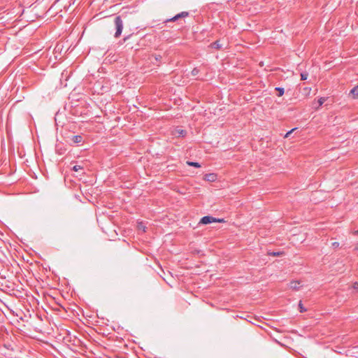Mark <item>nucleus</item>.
I'll return each mask as SVG.
<instances>
[{
  "label": "nucleus",
  "instance_id": "obj_1",
  "mask_svg": "<svg viewBox=\"0 0 358 358\" xmlns=\"http://www.w3.org/2000/svg\"><path fill=\"white\" fill-rule=\"evenodd\" d=\"M114 24L116 29L114 36L115 38H119L123 29V21L121 16L117 15L115 17Z\"/></svg>",
  "mask_w": 358,
  "mask_h": 358
},
{
  "label": "nucleus",
  "instance_id": "obj_2",
  "mask_svg": "<svg viewBox=\"0 0 358 358\" xmlns=\"http://www.w3.org/2000/svg\"><path fill=\"white\" fill-rule=\"evenodd\" d=\"M224 222V219H219V218H215L210 215H206V216L203 217L200 220L199 224H211L213 222Z\"/></svg>",
  "mask_w": 358,
  "mask_h": 358
},
{
  "label": "nucleus",
  "instance_id": "obj_3",
  "mask_svg": "<svg viewBox=\"0 0 358 358\" xmlns=\"http://www.w3.org/2000/svg\"><path fill=\"white\" fill-rule=\"evenodd\" d=\"M189 15V13L187 12V11H182L177 15H176L175 16L171 17V18H169V19H166L164 21V23H168V22H177L182 18H185L186 17H188Z\"/></svg>",
  "mask_w": 358,
  "mask_h": 358
},
{
  "label": "nucleus",
  "instance_id": "obj_4",
  "mask_svg": "<svg viewBox=\"0 0 358 358\" xmlns=\"http://www.w3.org/2000/svg\"><path fill=\"white\" fill-rule=\"evenodd\" d=\"M171 133L176 137H185L187 135V131L180 127L175 128Z\"/></svg>",
  "mask_w": 358,
  "mask_h": 358
},
{
  "label": "nucleus",
  "instance_id": "obj_5",
  "mask_svg": "<svg viewBox=\"0 0 358 358\" xmlns=\"http://www.w3.org/2000/svg\"><path fill=\"white\" fill-rule=\"evenodd\" d=\"M69 138V143L71 145L73 144H78L83 141V137L82 135H76L68 137Z\"/></svg>",
  "mask_w": 358,
  "mask_h": 358
},
{
  "label": "nucleus",
  "instance_id": "obj_6",
  "mask_svg": "<svg viewBox=\"0 0 358 358\" xmlns=\"http://www.w3.org/2000/svg\"><path fill=\"white\" fill-rule=\"evenodd\" d=\"M203 179L209 182H214L217 180V174L213 173H207L204 176Z\"/></svg>",
  "mask_w": 358,
  "mask_h": 358
},
{
  "label": "nucleus",
  "instance_id": "obj_7",
  "mask_svg": "<svg viewBox=\"0 0 358 358\" xmlns=\"http://www.w3.org/2000/svg\"><path fill=\"white\" fill-rule=\"evenodd\" d=\"M300 284H301L300 281L293 280V281L290 282L289 286L290 289L297 291L300 288V286H299Z\"/></svg>",
  "mask_w": 358,
  "mask_h": 358
},
{
  "label": "nucleus",
  "instance_id": "obj_8",
  "mask_svg": "<svg viewBox=\"0 0 358 358\" xmlns=\"http://www.w3.org/2000/svg\"><path fill=\"white\" fill-rule=\"evenodd\" d=\"M350 95L352 96L353 99H357L358 97V86L354 87L350 92Z\"/></svg>",
  "mask_w": 358,
  "mask_h": 358
},
{
  "label": "nucleus",
  "instance_id": "obj_9",
  "mask_svg": "<svg viewBox=\"0 0 358 358\" xmlns=\"http://www.w3.org/2000/svg\"><path fill=\"white\" fill-rule=\"evenodd\" d=\"M210 46L213 48L220 50L222 48V45L220 43L219 41H215V42L210 44Z\"/></svg>",
  "mask_w": 358,
  "mask_h": 358
},
{
  "label": "nucleus",
  "instance_id": "obj_10",
  "mask_svg": "<svg viewBox=\"0 0 358 358\" xmlns=\"http://www.w3.org/2000/svg\"><path fill=\"white\" fill-rule=\"evenodd\" d=\"M187 164L189 166H193V167H195V168H200L201 167V164L198 162H190V161H187Z\"/></svg>",
  "mask_w": 358,
  "mask_h": 358
},
{
  "label": "nucleus",
  "instance_id": "obj_11",
  "mask_svg": "<svg viewBox=\"0 0 358 358\" xmlns=\"http://www.w3.org/2000/svg\"><path fill=\"white\" fill-rule=\"evenodd\" d=\"M275 90L278 92V96H282L285 93V90L283 87H277L275 88Z\"/></svg>",
  "mask_w": 358,
  "mask_h": 358
},
{
  "label": "nucleus",
  "instance_id": "obj_12",
  "mask_svg": "<svg viewBox=\"0 0 358 358\" xmlns=\"http://www.w3.org/2000/svg\"><path fill=\"white\" fill-rule=\"evenodd\" d=\"M284 254V252H268V255H271V256H273V257H278V256H281Z\"/></svg>",
  "mask_w": 358,
  "mask_h": 358
},
{
  "label": "nucleus",
  "instance_id": "obj_13",
  "mask_svg": "<svg viewBox=\"0 0 358 358\" xmlns=\"http://www.w3.org/2000/svg\"><path fill=\"white\" fill-rule=\"evenodd\" d=\"M326 100H327L326 97H320L317 100L318 106L317 107V108L322 106L323 105V103L326 101Z\"/></svg>",
  "mask_w": 358,
  "mask_h": 358
},
{
  "label": "nucleus",
  "instance_id": "obj_14",
  "mask_svg": "<svg viewBox=\"0 0 358 358\" xmlns=\"http://www.w3.org/2000/svg\"><path fill=\"white\" fill-rule=\"evenodd\" d=\"M301 80H306L308 78V73L307 72H302L301 73Z\"/></svg>",
  "mask_w": 358,
  "mask_h": 358
},
{
  "label": "nucleus",
  "instance_id": "obj_15",
  "mask_svg": "<svg viewBox=\"0 0 358 358\" xmlns=\"http://www.w3.org/2000/svg\"><path fill=\"white\" fill-rule=\"evenodd\" d=\"M199 71H200L199 69L198 68L195 67L192 69L191 74L193 76H196L199 74Z\"/></svg>",
  "mask_w": 358,
  "mask_h": 358
},
{
  "label": "nucleus",
  "instance_id": "obj_16",
  "mask_svg": "<svg viewBox=\"0 0 358 358\" xmlns=\"http://www.w3.org/2000/svg\"><path fill=\"white\" fill-rule=\"evenodd\" d=\"M299 309L300 313H304L306 311V309L303 307L301 301H299Z\"/></svg>",
  "mask_w": 358,
  "mask_h": 358
},
{
  "label": "nucleus",
  "instance_id": "obj_17",
  "mask_svg": "<svg viewBox=\"0 0 358 358\" xmlns=\"http://www.w3.org/2000/svg\"><path fill=\"white\" fill-rule=\"evenodd\" d=\"M152 56L155 57V59L156 60V62L161 63L162 57L160 55L155 54V55H153Z\"/></svg>",
  "mask_w": 358,
  "mask_h": 358
},
{
  "label": "nucleus",
  "instance_id": "obj_18",
  "mask_svg": "<svg viewBox=\"0 0 358 358\" xmlns=\"http://www.w3.org/2000/svg\"><path fill=\"white\" fill-rule=\"evenodd\" d=\"M74 171H78V170L83 169V166L80 165H75L72 169Z\"/></svg>",
  "mask_w": 358,
  "mask_h": 358
},
{
  "label": "nucleus",
  "instance_id": "obj_19",
  "mask_svg": "<svg viewBox=\"0 0 358 358\" xmlns=\"http://www.w3.org/2000/svg\"><path fill=\"white\" fill-rule=\"evenodd\" d=\"M331 246L334 248H337L339 247V243L338 242H334L331 243Z\"/></svg>",
  "mask_w": 358,
  "mask_h": 358
},
{
  "label": "nucleus",
  "instance_id": "obj_20",
  "mask_svg": "<svg viewBox=\"0 0 358 358\" xmlns=\"http://www.w3.org/2000/svg\"><path fill=\"white\" fill-rule=\"evenodd\" d=\"M352 287H353V288H354L355 289H356V290H357V291H358V282H354V284H353V286H352Z\"/></svg>",
  "mask_w": 358,
  "mask_h": 358
},
{
  "label": "nucleus",
  "instance_id": "obj_21",
  "mask_svg": "<svg viewBox=\"0 0 358 358\" xmlns=\"http://www.w3.org/2000/svg\"><path fill=\"white\" fill-rule=\"evenodd\" d=\"M295 129H296V128L292 129V130L289 131L285 134V137H288V136H289V135H290V134H291L294 130H295Z\"/></svg>",
  "mask_w": 358,
  "mask_h": 358
},
{
  "label": "nucleus",
  "instance_id": "obj_22",
  "mask_svg": "<svg viewBox=\"0 0 358 358\" xmlns=\"http://www.w3.org/2000/svg\"><path fill=\"white\" fill-rule=\"evenodd\" d=\"M133 36L132 35H129L127 37H124V41H127V40H129V38H131Z\"/></svg>",
  "mask_w": 358,
  "mask_h": 358
},
{
  "label": "nucleus",
  "instance_id": "obj_23",
  "mask_svg": "<svg viewBox=\"0 0 358 358\" xmlns=\"http://www.w3.org/2000/svg\"><path fill=\"white\" fill-rule=\"evenodd\" d=\"M127 46H128V48H129V49H133V48H134V47H133L132 45H129V43H127V44L126 45V47H127Z\"/></svg>",
  "mask_w": 358,
  "mask_h": 358
},
{
  "label": "nucleus",
  "instance_id": "obj_24",
  "mask_svg": "<svg viewBox=\"0 0 358 358\" xmlns=\"http://www.w3.org/2000/svg\"><path fill=\"white\" fill-rule=\"evenodd\" d=\"M353 234H355V235H358V229L357 231H355L353 232Z\"/></svg>",
  "mask_w": 358,
  "mask_h": 358
},
{
  "label": "nucleus",
  "instance_id": "obj_25",
  "mask_svg": "<svg viewBox=\"0 0 358 358\" xmlns=\"http://www.w3.org/2000/svg\"><path fill=\"white\" fill-rule=\"evenodd\" d=\"M355 250H358V244L357 245V246L355 247Z\"/></svg>",
  "mask_w": 358,
  "mask_h": 358
},
{
  "label": "nucleus",
  "instance_id": "obj_26",
  "mask_svg": "<svg viewBox=\"0 0 358 358\" xmlns=\"http://www.w3.org/2000/svg\"><path fill=\"white\" fill-rule=\"evenodd\" d=\"M357 86H358V85H357Z\"/></svg>",
  "mask_w": 358,
  "mask_h": 358
},
{
  "label": "nucleus",
  "instance_id": "obj_27",
  "mask_svg": "<svg viewBox=\"0 0 358 358\" xmlns=\"http://www.w3.org/2000/svg\"><path fill=\"white\" fill-rule=\"evenodd\" d=\"M357 86H358V85H357Z\"/></svg>",
  "mask_w": 358,
  "mask_h": 358
}]
</instances>
